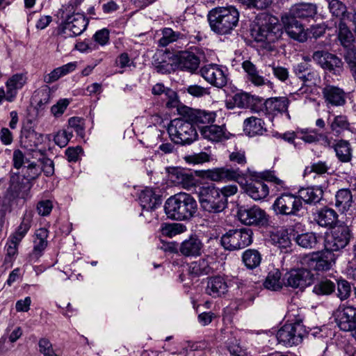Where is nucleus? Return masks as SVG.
Masks as SVG:
<instances>
[{
    "mask_svg": "<svg viewBox=\"0 0 356 356\" xmlns=\"http://www.w3.org/2000/svg\"><path fill=\"white\" fill-rule=\"evenodd\" d=\"M201 135L204 138L213 142H219L229 138V133L227 132L225 126L207 125L201 129Z\"/></svg>",
    "mask_w": 356,
    "mask_h": 356,
    "instance_id": "31",
    "label": "nucleus"
},
{
    "mask_svg": "<svg viewBox=\"0 0 356 356\" xmlns=\"http://www.w3.org/2000/svg\"><path fill=\"white\" fill-rule=\"evenodd\" d=\"M242 67L246 73V79L254 86L259 87L266 85L273 88V83L260 75L257 67L251 61H243Z\"/></svg>",
    "mask_w": 356,
    "mask_h": 356,
    "instance_id": "25",
    "label": "nucleus"
},
{
    "mask_svg": "<svg viewBox=\"0 0 356 356\" xmlns=\"http://www.w3.org/2000/svg\"><path fill=\"white\" fill-rule=\"evenodd\" d=\"M204 244L195 234L183 241L179 247V252L184 257H199L202 254Z\"/></svg>",
    "mask_w": 356,
    "mask_h": 356,
    "instance_id": "19",
    "label": "nucleus"
},
{
    "mask_svg": "<svg viewBox=\"0 0 356 356\" xmlns=\"http://www.w3.org/2000/svg\"><path fill=\"white\" fill-rule=\"evenodd\" d=\"M315 220L321 227L332 228L338 221V214L333 209L325 207L317 212Z\"/></svg>",
    "mask_w": 356,
    "mask_h": 356,
    "instance_id": "34",
    "label": "nucleus"
},
{
    "mask_svg": "<svg viewBox=\"0 0 356 356\" xmlns=\"http://www.w3.org/2000/svg\"><path fill=\"white\" fill-rule=\"evenodd\" d=\"M32 219L29 215H25L16 230L10 236V238L21 243L31 227Z\"/></svg>",
    "mask_w": 356,
    "mask_h": 356,
    "instance_id": "49",
    "label": "nucleus"
},
{
    "mask_svg": "<svg viewBox=\"0 0 356 356\" xmlns=\"http://www.w3.org/2000/svg\"><path fill=\"white\" fill-rule=\"evenodd\" d=\"M297 134H300L299 138L307 143H318L320 133L316 129H302Z\"/></svg>",
    "mask_w": 356,
    "mask_h": 356,
    "instance_id": "61",
    "label": "nucleus"
},
{
    "mask_svg": "<svg viewBox=\"0 0 356 356\" xmlns=\"http://www.w3.org/2000/svg\"><path fill=\"white\" fill-rule=\"evenodd\" d=\"M290 100L286 97H277L267 99L264 102L266 111L273 115L288 113ZM289 115V113H287Z\"/></svg>",
    "mask_w": 356,
    "mask_h": 356,
    "instance_id": "30",
    "label": "nucleus"
},
{
    "mask_svg": "<svg viewBox=\"0 0 356 356\" xmlns=\"http://www.w3.org/2000/svg\"><path fill=\"white\" fill-rule=\"evenodd\" d=\"M22 175H20L24 180L29 184L31 181L37 179L41 173V168L35 163H31L22 169Z\"/></svg>",
    "mask_w": 356,
    "mask_h": 356,
    "instance_id": "57",
    "label": "nucleus"
},
{
    "mask_svg": "<svg viewBox=\"0 0 356 356\" xmlns=\"http://www.w3.org/2000/svg\"><path fill=\"white\" fill-rule=\"evenodd\" d=\"M336 285L332 281L325 278L318 281L313 288V292L318 296H329L334 292Z\"/></svg>",
    "mask_w": 356,
    "mask_h": 356,
    "instance_id": "54",
    "label": "nucleus"
},
{
    "mask_svg": "<svg viewBox=\"0 0 356 356\" xmlns=\"http://www.w3.org/2000/svg\"><path fill=\"white\" fill-rule=\"evenodd\" d=\"M178 67L183 70L194 72L200 66V59L191 51H180L176 55Z\"/></svg>",
    "mask_w": 356,
    "mask_h": 356,
    "instance_id": "22",
    "label": "nucleus"
},
{
    "mask_svg": "<svg viewBox=\"0 0 356 356\" xmlns=\"http://www.w3.org/2000/svg\"><path fill=\"white\" fill-rule=\"evenodd\" d=\"M282 34L278 18L266 13L256 17L251 29L252 38L269 51L275 49V44L282 39Z\"/></svg>",
    "mask_w": 356,
    "mask_h": 356,
    "instance_id": "1",
    "label": "nucleus"
},
{
    "mask_svg": "<svg viewBox=\"0 0 356 356\" xmlns=\"http://www.w3.org/2000/svg\"><path fill=\"white\" fill-rule=\"evenodd\" d=\"M58 14H60L62 22L58 27V33L59 35L65 38L80 35L88 25L89 21L83 14L70 13L66 11H62Z\"/></svg>",
    "mask_w": 356,
    "mask_h": 356,
    "instance_id": "5",
    "label": "nucleus"
},
{
    "mask_svg": "<svg viewBox=\"0 0 356 356\" xmlns=\"http://www.w3.org/2000/svg\"><path fill=\"white\" fill-rule=\"evenodd\" d=\"M154 95H164L166 100V107L169 108H176L179 105V99L177 92L172 89L165 87L163 83L155 84L152 89Z\"/></svg>",
    "mask_w": 356,
    "mask_h": 356,
    "instance_id": "32",
    "label": "nucleus"
},
{
    "mask_svg": "<svg viewBox=\"0 0 356 356\" xmlns=\"http://www.w3.org/2000/svg\"><path fill=\"white\" fill-rule=\"evenodd\" d=\"M201 76L212 86L222 88L227 82L224 70L216 64L205 65L200 69Z\"/></svg>",
    "mask_w": 356,
    "mask_h": 356,
    "instance_id": "17",
    "label": "nucleus"
},
{
    "mask_svg": "<svg viewBox=\"0 0 356 356\" xmlns=\"http://www.w3.org/2000/svg\"><path fill=\"white\" fill-rule=\"evenodd\" d=\"M164 209L169 218L186 220L191 219L196 213L197 204L191 195L179 193L165 201Z\"/></svg>",
    "mask_w": 356,
    "mask_h": 356,
    "instance_id": "3",
    "label": "nucleus"
},
{
    "mask_svg": "<svg viewBox=\"0 0 356 356\" xmlns=\"http://www.w3.org/2000/svg\"><path fill=\"white\" fill-rule=\"evenodd\" d=\"M274 243L280 249H286L291 245V239L286 232H277L272 236Z\"/></svg>",
    "mask_w": 356,
    "mask_h": 356,
    "instance_id": "60",
    "label": "nucleus"
},
{
    "mask_svg": "<svg viewBox=\"0 0 356 356\" xmlns=\"http://www.w3.org/2000/svg\"><path fill=\"white\" fill-rule=\"evenodd\" d=\"M322 94L327 104L340 106L346 103L345 92L337 86L327 85L323 88Z\"/></svg>",
    "mask_w": 356,
    "mask_h": 356,
    "instance_id": "21",
    "label": "nucleus"
},
{
    "mask_svg": "<svg viewBox=\"0 0 356 356\" xmlns=\"http://www.w3.org/2000/svg\"><path fill=\"white\" fill-rule=\"evenodd\" d=\"M282 22L286 33L291 38L300 42H303L307 40V33L302 25L297 19L284 15L282 17Z\"/></svg>",
    "mask_w": 356,
    "mask_h": 356,
    "instance_id": "20",
    "label": "nucleus"
},
{
    "mask_svg": "<svg viewBox=\"0 0 356 356\" xmlns=\"http://www.w3.org/2000/svg\"><path fill=\"white\" fill-rule=\"evenodd\" d=\"M351 288L349 282L345 280L337 281V296L341 300L347 299L350 295Z\"/></svg>",
    "mask_w": 356,
    "mask_h": 356,
    "instance_id": "62",
    "label": "nucleus"
},
{
    "mask_svg": "<svg viewBox=\"0 0 356 356\" xmlns=\"http://www.w3.org/2000/svg\"><path fill=\"white\" fill-rule=\"evenodd\" d=\"M328 8L332 15L341 17V20L349 19L351 13H347L346 6L339 0H327Z\"/></svg>",
    "mask_w": 356,
    "mask_h": 356,
    "instance_id": "50",
    "label": "nucleus"
},
{
    "mask_svg": "<svg viewBox=\"0 0 356 356\" xmlns=\"http://www.w3.org/2000/svg\"><path fill=\"white\" fill-rule=\"evenodd\" d=\"M314 280V274L305 268L291 270L284 277L285 284L294 289H304L311 285Z\"/></svg>",
    "mask_w": 356,
    "mask_h": 356,
    "instance_id": "16",
    "label": "nucleus"
},
{
    "mask_svg": "<svg viewBox=\"0 0 356 356\" xmlns=\"http://www.w3.org/2000/svg\"><path fill=\"white\" fill-rule=\"evenodd\" d=\"M35 235L33 249L30 257L32 259L37 260L41 257L47 246L48 230L45 228H40L36 231Z\"/></svg>",
    "mask_w": 356,
    "mask_h": 356,
    "instance_id": "35",
    "label": "nucleus"
},
{
    "mask_svg": "<svg viewBox=\"0 0 356 356\" xmlns=\"http://www.w3.org/2000/svg\"><path fill=\"white\" fill-rule=\"evenodd\" d=\"M229 159L234 165L238 166L227 165L208 170L205 172L206 177L213 181L227 180L236 181L240 185L245 184L247 176L245 171L243 170L247 163L245 152L242 150L232 152L229 154Z\"/></svg>",
    "mask_w": 356,
    "mask_h": 356,
    "instance_id": "2",
    "label": "nucleus"
},
{
    "mask_svg": "<svg viewBox=\"0 0 356 356\" xmlns=\"http://www.w3.org/2000/svg\"><path fill=\"white\" fill-rule=\"evenodd\" d=\"M243 130L250 137L262 135L266 131L264 121L261 118L254 116L244 120Z\"/></svg>",
    "mask_w": 356,
    "mask_h": 356,
    "instance_id": "40",
    "label": "nucleus"
},
{
    "mask_svg": "<svg viewBox=\"0 0 356 356\" xmlns=\"http://www.w3.org/2000/svg\"><path fill=\"white\" fill-rule=\"evenodd\" d=\"M351 232L345 225H339L332 227L331 234L325 240V247L334 251L344 248L350 241Z\"/></svg>",
    "mask_w": 356,
    "mask_h": 356,
    "instance_id": "13",
    "label": "nucleus"
},
{
    "mask_svg": "<svg viewBox=\"0 0 356 356\" xmlns=\"http://www.w3.org/2000/svg\"><path fill=\"white\" fill-rule=\"evenodd\" d=\"M198 197L202 209L209 213H220L227 207V200L214 185L200 187Z\"/></svg>",
    "mask_w": 356,
    "mask_h": 356,
    "instance_id": "6",
    "label": "nucleus"
},
{
    "mask_svg": "<svg viewBox=\"0 0 356 356\" xmlns=\"http://www.w3.org/2000/svg\"><path fill=\"white\" fill-rule=\"evenodd\" d=\"M26 76L23 73H17L10 76L6 82L7 88L6 101L11 102L17 95V91L21 89L26 82Z\"/></svg>",
    "mask_w": 356,
    "mask_h": 356,
    "instance_id": "29",
    "label": "nucleus"
},
{
    "mask_svg": "<svg viewBox=\"0 0 356 356\" xmlns=\"http://www.w3.org/2000/svg\"><path fill=\"white\" fill-rule=\"evenodd\" d=\"M243 261L245 266L250 269H254L259 266L261 261V256L259 251L254 249H248L243 254Z\"/></svg>",
    "mask_w": 356,
    "mask_h": 356,
    "instance_id": "53",
    "label": "nucleus"
},
{
    "mask_svg": "<svg viewBox=\"0 0 356 356\" xmlns=\"http://www.w3.org/2000/svg\"><path fill=\"white\" fill-rule=\"evenodd\" d=\"M31 187V185L24 180L20 175H15L11 177L8 189L13 192L18 197L23 198Z\"/></svg>",
    "mask_w": 356,
    "mask_h": 356,
    "instance_id": "42",
    "label": "nucleus"
},
{
    "mask_svg": "<svg viewBox=\"0 0 356 356\" xmlns=\"http://www.w3.org/2000/svg\"><path fill=\"white\" fill-rule=\"evenodd\" d=\"M186 230V227L181 223L163 224L161 227L162 234L168 237H173Z\"/></svg>",
    "mask_w": 356,
    "mask_h": 356,
    "instance_id": "58",
    "label": "nucleus"
},
{
    "mask_svg": "<svg viewBox=\"0 0 356 356\" xmlns=\"http://www.w3.org/2000/svg\"><path fill=\"white\" fill-rule=\"evenodd\" d=\"M188 272L191 275L198 277L211 273L213 268L207 258H202L190 264Z\"/></svg>",
    "mask_w": 356,
    "mask_h": 356,
    "instance_id": "44",
    "label": "nucleus"
},
{
    "mask_svg": "<svg viewBox=\"0 0 356 356\" xmlns=\"http://www.w3.org/2000/svg\"><path fill=\"white\" fill-rule=\"evenodd\" d=\"M343 57L353 78L356 79V48L355 46L343 49Z\"/></svg>",
    "mask_w": 356,
    "mask_h": 356,
    "instance_id": "56",
    "label": "nucleus"
},
{
    "mask_svg": "<svg viewBox=\"0 0 356 356\" xmlns=\"http://www.w3.org/2000/svg\"><path fill=\"white\" fill-rule=\"evenodd\" d=\"M270 72H273L274 76L282 82L286 81L289 76V73L287 68L282 66L275 65V64L265 66L266 74H267V73L269 74Z\"/></svg>",
    "mask_w": 356,
    "mask_h": 356,
    "instance_id": "59",
    "label": "nucleus"
},
{
    "mask_svg": "<svg viewBox=\"0 0 356 356\" xmlns=\"http://www.w3.org/2000/svg\"><path fill=\"white\" fill-rule=\"evenodd\" d=\"M242 67L246 73V79L254 86L259 87L266 85L273 88V83L260 75L257 67L251 61H243Z\"/></svg>",
    "mask_w": 356,
    "mask_h": 356,
    "instance_id": "26",
    "label": "nucleus"
},
{
    "mask_svg": "<svg viewBox=\"0 0 356 356\" xmlns=\"http://www.w3.org/2000/svg\"><path fill=\"white\" fill-rule=\"evenodd\" d=\"M236 214L239 221L247 226L266 227L269 222V216L257 205L239 206Z\"/></svg>",
    "mask_w": 356,
    "mask_h": 356,
    "instance_id": "10",
    "label": "nucleus"
},
{
    "mask_svg": "<svg viewBox=\"0 0 356 356\" xmlns=\"http://www.w3.org/2000/svg\"><path fill=\"white\" fill-rule=\"evenodd\" d=\"M329 124L331 131L337 135L350 130V122L346 115H334Z\"/></svg>",
    "mask_w": 356,
    "mask_h": 356,
    "instance_id": "43",
    "label": "nucleus"
},
{
    "mask_svg": "<svg viewBox=\"0 0 356 356\" xmlns=\"http://www.w3.org/2000/svg\"><path fill=\"white\" fill-rule=\"evenodd\" d=\"M295 74L305 84H316L319 79L316 71L312 68L310 64L306 62L300 63L293 67Z\"/></svg>",
    "mask_w": 356,
    "mask_h": 356,
    "instance_id": "27",
    "label": "nucleus"
},
{
    "mask_svg": "<svg viewBox=\"0 0 356 356\" xmlns=\"http://www.w3.org/2000/svg\"><path fill=\"white\" fill-rule=\"evenodd\" d=\"M242 67L246 73V79L254 86L259 87L266 85L273 88V83L260 75L257 67L251 61H243Z\"/></svg>",
    "mask_w": 356,
    "mask_h": 356,
    "instance_id": "24",
    "label": "nucleus"
},
{
    "mask_svg": "<svg viewBox=\"0 0 356 356\" xmlns=\"http://www.w3.org/2000/svg\"><path fill=\"white\" fill-rule=\"evenodd\" d=\"M154 65L161 74H170L173 70L170 54L167 52L156 53L154 56Z\"/></svg>",
    "mask_w": 356,
    "mask_h": 356,
    "instance_id": "41",
    "label": "nucleus"
},
{
    "mask_svg": "<svg viewBox=\"0 0 356 356\" xmlns=\"http://www.w3.org/2000/svg\"><path fill=\"white\" fill-rule=\"evenodd\" d=\"M72 137V134L71 132L62 130L57 132L54 136V140L57 145L60 147H64L68 144Z\"/></svg>",
    "mask_w": 356,
    "mask_h": 356,
    "instance_id": "63",
    "label": "nucleus"
},
{
    "mask_svg": "<svg viewBox=\"0 0 356 356\" xmlns=\"http://www.w3.org/2000/svg\"><path fill=\"white\" fill-rule=\"evenodd\" d=\"M252 97L248 93L239 92L235 94L229 100L227 101L226 104L228 108L234 107L246 108L250 106L252 102Z\"/></svg>",
    "mask_w": 356,
    "mask_h": 356,
    "instance_id": "48",
    "label": "nucleus"
},
{
    "mask_svg": "<svg viewBox=\"0 0 356 356\" xmlns=\"http://www.w3.org/2000/svg\"><path fill=\"white\" fill-rule=\"evenodd\" d=\"M307 332L305 326L300 322L284 325L277 332L279 343L286 347L298 346L302 342Z\"/></svg>",
    "mask_w": 356,
    "mask_h": 356,
    "instance_id": "11",
    "label": "nucleus"
},
{
    "mask_svg": "<svg viewBox=\"0 0 356 356\" xmlns=\"http://www.w3.org/2000/svg\"><path fill=\"white\" fill-rule=\"evenodd\" d=\"M296 243L306 249L314 248L317 244V237L314 232H306L301 234H298L296 237Z\"/></svg>",
    "mask_w": 356,
    "mask_h": 356,
    "instance_id": "55",
    "label": "nucleus"
},
{
    "mask_svg": "<svg viewBox=\"0 0 356 356\" xmlns=\"http://www.w3.org/2000/svg\"><path fill=\"white\" fill-rule=\"evenodd\" d=\"M69 104L70 100L68 99H61L51 106V112L54 116L58 118L64 113Z\"/></svg>",
    "mask_w": 356,
    "mask_h": 356,
    "instance_id": "64",
    "label": "nucleus"
},
{
    "mask_svg": "<svg viewBox=\"0 0 356 356\" xmlns=\"http://www.w3.org/2000/svg\"><path fill=\"white\" fill-rule=\"evenodd\" d=\"M168 132L175 143L182 145L191 144L198 136L195 126L181 118L171 120L168 127Z\"/></svg>",
    "mask_w": 356,
    "mask_h": 356,
    "instance_id": "7",
    "label": "nucleus"
},
{
    "mask_svg": "<svg viewBox=\"0 0 356 356\" xmlns=\"http://www.w3.org/2000/svg\"><path fill=\"white\" fill-rule=\"evenodd\" d=\"M353 202V195L349 188H341L336 193L335 207L339 211H348L351 208Z\"/></svg>",
    "mask_w": 356,
    "mask_h": 356,
    "instance_id": "37",
    "label": "nucleus"
},
{
    "mask_svg": "<svg viewBox=\"0 0 356 356\" xmlns=\"http://www.w3.org/2000/svg\"><path fill=\"white\" fill-rule=\"evenodd\" d=\"M317 13V6L314 3H300L291 7L286 16H290L293 19L314 18Z\"/></svg>",
    "mask_w": 356,
    "mask_h": 356,
    "instance_id": "23",
    "label": "nucleus"
},
{
    "mask_svg": "<svg viewBox=\"0 0 356 356\" xmlns=\"http://www.w3.org/2000/svg\"><path fill=\"white\" fill-rule=\"evenodd\" d=\"M19 198L13 192L7 188L0 202V212L3 215L10 213L13 206L17 203Z\"/></svg>",
    "mask_w": 356,
    "mask_h": 356,
    "instance_id": "52",
    "label": "nucleus"
},
{
    "mask_svg": "<svg viewBox=\"0 0 356 356\" xmlns=\"http://www.w3.org/2000/svg\"><path fill=\"white\" fill-rule=\"evenodd\" d=\"M227 284L225 279L220 276H214L209 279L207 286V293L217 298L227 291Z\"/></svg>",
    "mask_w": 356,
    "mask_h": 356,
    "instance_id": "36",
    "label": "nucleus"
},
{
    "mask_svg": "<svg viewBox=\"0 0 356 356\" xmlns=\"http://www.w3.org/2000/svg\"><path fill=\"white\" fill-rule=\"evenodd\" d=\"M50 98L51 90L49 86H44L35 91L33 99L36 104L37 108L42 110L45 105L49 103Z\"/></svg>",
    "mask_w": 356,
    "mask_h": 356,
    "instance_id": "51",
    "label": "nucleus"
},
{
    "mask_svg": "<svg viewBox=\"0 0 356 356\" xmlns=\"http://www.w3.org/2000/svg\"><path fill=\"white\" fill-rule=\"evenodd\" d=\"M43 142V135L35 131L31 126H24L21 130L20 145L22 147L29 150H34Z\"/></svg>",
    "mask_w": 356,
    "mask_h": 356,
    "instance_id": "18",
    "label": "nucleus"
},
{
    "mask_svg": "<svg viewBox=\"0 0 356 356\" xmlns=\"http://www.w3.org/2000/svg\"><path fill=\"white\" fill-rule=\"evenodd\" d=\"M281 275V272L278 269H274L270 271L264 282V287L271 291H278L281 289L283 286Z\"/></svg>",
    "mask_w": 356,
    "mask_h": 356,
    "instance_id": "46",
    "label": "nucleus"
},
{
    "mask_svg": "<svg viewBox=\"0 0 356 356\" xmlns=\"http://www.w3.org/2000/svg\"><path fill=\"white\" fill-rule=\"evenodd\" d=\"M245 191L246 193L254 200L264 199L269 194L268 185L260 181L246 184Z\"/></svg>",
    "mask_w": 356,
    "mask_h": 356,
    "instance_id": "38",
    "label": "nucleus"
},
{
    "mask_svg": "<svg viewBox=\"0 0 356 356\" xmlns=\"http://www.w3.org/2000/svg\"><path fill=\"white\" fill-rule=\"evenodd\" d=\"M272 208L277 216H297L302 204L298 193H283L275 199Z\"/></svg>",
    "mask_w": 356,
    "mask_h": 356,
    "instance_id": "9",
    "label": "nucleus"
},
{
    "mask_svg": "<svg viewBox=\"0 0 356 356\" xmlns=\"http://www.w3.org/2000/svg\"><path fill=\"white\" fill-rule=\"evenodd\" d=\"M162 37L159 40L160 47H167L168 44L186 38V34L175 31L171 28H164L161 30Z\"/></svg>",
    "mask_w": 356,
    "mask_h": 356,
    "instance_id": "45",
    "label": "nucleus"
},
{
    "mask_svg": "<svg viewBox=\"0 0 356 356\" xmlns=\"http://www.w3.org/2000/svg\"><path fill=\"white\" fill-rule=\"evenodd\" d=\"M211 31L218 35L230 34L238 22L239 13L233 6L218 7L207 15Z\"/></svg>",
    "mask_w": 356,
    "mask_h": 356,
    "instance_id": "4",
    "label": "nucleus"
},
{
    "mask_svg": "<svg viewBox=\"0 0 356 356\" xmlns=\"http://www.w3.org/2000/svg\"><path fill=\"white\" fill-rule=\"evenodd\" d=\"M333 315L336 323L341 330L351 332L356 327L355 307L341 305Z\"/></svg>",
    "mask_w": 356,
    "mask_h": 356,
    "instance_id": "15",
    "label": "nucleus"
},
{
    "mask_svg": "<svg viewBox=\"0 0 356 356\" xmlns=\"http://www.w3.org/2000/svg\"><path fill=\"white\" fill-rule=\"evenodd\" d=\"M298 195L302 203L316 204L323 199V191L321 187H308L300 189Z\"/></svg>",
    "mask_w": 356,
    "mask_h": 356,
    "instance_id": "33",
    "label": "nucleus"
},
{
    "mask_svg": "<svg viewBox=\"0 0 356 356\" xmlns=\"http://www.w3.org/2000/svg\"><path fill=\"white\" fill-rule=\"evenodd\" d=\"M312 58L323 70L334 75H340L343 71V63L335 54L326 51H316Z\"/></svg>",
    "mask_w": 356,
    "mask_h": 356,
    "instance_id": "14",
    "label": "nucleus"
},
{
    "mask_svg": "<svg viewBox=\"0 0 356 356\" xmlns=\"http://www.w3.org/2000/svg\"><path fill=\"white\" fill-rule=\"evenodd\" d=\"M252 235L248 228L230 229L221 236L220 244L229 251L243 249L252 243Z\"/></svg>",
    "mask_w": 356,
    "mask_h": 356,
    "instance_id": "8",
    "label": "nucleus"
},
{
    "mask_svg": "<svg viewBox=\"0 0 356 356\" xmlns=\"http://www.w3.org/2000/svg\"><path fill=\"white\" fill-rule=\"evenodd\" d=\"M140 206L143 209L154 210L161 204V195L151 188H145L139 195Z\"/></svg>",
    "mask_w": 356,
    "mask_h": 356,
    "instance_id": "28",
    "label": "nucleus"
},
{
    "mask_svg": "<svg viewBox=\"0 0 356 356\" xmlns=\"http://www.w3.org/2000/svg\"><path fill=\"white\" fill-rule=\"evenodd\" d=\"M336 256L333 251L325 248V250L313 252L305 261L309 270L323 272L329 270L335 264Z\"/></svg>",
    "mask_w": 356,
    "mask_h": 356,
    "instance_id": "12",
    "label": "nucleus"
},
{
    "mask_svg": "<svg viewBox=\"0 0 356 356\" xmlns=\"http://www.w3.org/2000/svg\"><path fill=\"white\" fill-rule=\"evenodd\" d=\"M336 156L338 160L341 163H348L351 161L353 157V149L349 141L341 139L333 145Z\"/></svg>",
    "mask_w": 356,
    "mask_h": 356,
    "instance_id": "39",
    "label": "nucleus"
},
{
    "mask_svg": "<svg viewBox=\"0 0 356 356\" xmlns=\"http://www.w3.org/2000/svg\"><path fill=\"white\" fill-rule=\"evenodd\" d=\"M338 38L343 49L354 46L355 37L343 20L339 24Z\"/></svg>",
    "mask_w": 356,
    "mask_h": 356,
    "instance_id": "47",
    "label": "nucleus"
}]
</instances>
